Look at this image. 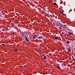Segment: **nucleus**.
<instances>
[{"instance_id": "obj_6", "label": "nucleus", "mask_w": 75, "mask_h": 75, "mask_svg": "<svg viewBox=\"0 0 75 75\" xmlns=\"http://www.w3.org/2000/svg\"><path fill=\"white\" fill-rule=\"evenodd\" d=\"M37 36L36 35H34L33 37V39L34 40V39H35V38L36 37H37Z\"/></svg>"}, {"instance_id": "obj_11", "label": "nucleus", "mask_w": 75, "mask_h": 75, "mask_svg": "<svg viewBox=\"0 0 75 75\" xmlns=\"http://www.w3.org/2000/svg\"><path fill=\"white\" fill-rule=\"evenodd\" d=\"M11 26H14V24H13V23H12L11 24Z\"/></svg>"}, {"instance_id": "obj_2", "label": "nucleus", "mask_w": 75, "mask_h": 75, "mask_svg": "<svg viewBox=\"0 0 75 75\" xmlns=\"http://www.w3.org/2000/svg\"><path fill=\"white\" fill-rule=\"evenodd\" d=\"M44 11L47 15L48 14H49V11L46 10V9H45L44 10Z\"/></svg>"}, {"instance_id": "obj_3", "label": "nucleus", "mask_w": 75, "mask_h": 75, "mask_svg": "<svg viewBox=\"0 0 75 75\" xmlns=\"http://www.w3.org/2000/svg\"><path fill=\"white\" fill-rule=\"evenodd\" d=\"M62 25L59 23V22H57L56 25V26L57 27H61Z\"/></svg>"}, {"instance_id": "obj_7", "label": "nucleus", "mask_w": 75, "mask_h": 75, "mask_svg": "<svg viewBox=\"0 0 75 75\" xmlns=\"http://www.w3.org/2000/svg\"><path fill=\"white\" fill-rule=\"evenodd\" d=\"M38 39H43V37L40 36V37H38Z\"/></svg>"}, {"instance_id": "obj_20", "label": "nucleus", "mask_w": 75, "mask_h": 75, "mask_svg": "<svg viewBox=\"0 0 75 75\" xmlns=\"http://www.w3.org/2000/svg\"><path fill=\"white\" fill-rule=\"evenodd\" d=\"M15 51H18V50H15Z\"/></svg>"}, {"instance_id": "obj_10", "label": "nucleus", "mask_w": 75, "mask_h": 75, "mask_svg": "<svg viewBox=\"0 0 75 75\" xmlns=\"http://www.w3.org/2000/svg\"><path fill=\"white\" fill-rule=\"evenodd\" d=\"M68 34H69V35H71V33H70V32H68Z\"/></svg>"}, {"instance_id": "obj_8", "label": "nucleus", "mask_w": 75, "mask_h": 75, "mask_svg": "<svg viewBox=\"0 0 75 75\" xmlns=\"http://www.w3.org/2000/svg\"><path fill=\"white\" fill-rule=\"evenodd\" d=\"M68 50L69 52H71V48H70L69 47L68 48Z\"/></svg>"}, {"instance_id": "obj_17", "label": "nucleus", "mask_w": 75, "mask_h": 75, "mask_svg": "<svg viewBox=\"0 0 75 75\" xmlns=\"http://www.w3.org/2000/svg\"><path fill=\"white\" fill-rule=\"evenodd\" d=\"M2 31H5V30H4V29H2Z\"/></svg>"}, {"instance_id": "obj_15", "label": "nucleus", "mask_w": 75, "mask_h": 75, "mask_svg": "<svg viewBox=\"0 0 75 75\" xmlns=\"http://www.w3.org/2000/svg\"><path fill=\"white\" fill-rule=\"evenodd\" d=\"M55 40H57V39H58V38H57V37H55Z\"/></svg>"}, {"instance_id": "obj_19", "label": "nucleus", "mask_w": 75, "mask_h": 75, "mask_svg": "<svg viewBox=\"0 0 75 75\" xmlns=\"http://www.w3.org/2000/svg\"><path fill=\"white\" fill-rule=\"evenodd\" d=\"M73 61H75V59H73Z\"/></svg>"}, {"instance_id": "obj_1", "label": "nucleus", "mask_w": 75, "mask_h": 75, "mask_svg": "<svg viewBox=\"0 0 75 75\" xmlns=\"http://www.w3.org/2000/svg\"><path fill=\"white\" fill-rule=\"evenodd\" d=\"M28 34L27 33H25L23 34L22 35V37H28Z\"/></svg>"}, {"instance_id": "obj_5", "label": "nucleus", "mask_w": 75, "mask_h": 75, "mask_svg": "<svg viewBox=\"0 0 75 75\" xmlns=\"http://www.w3.org/2000/svg\"><path fill=\"white\" fill-rule=\"evenodd\" d=\"M26 42H29V40L28 39V38L26 37L25 38Z\"/></svg>"}, {"instance_id": "obj_16", "label": "nucleus", "mask_w": 75, "mask_h": 75, "mask_svg": "<svg viewBox=\"0 0 75 75\" xmlns=\"http://www.w3.org/2000/svg\"><path fill=\"white\" fill-rule=\"evenodd\" d=\"M54 4L55 6H56V5H57V3H54Z\"/></svg>"}, {"instance_id": "obj_9", "label": "nucleus", "mask_w": 75, "mask_h": 75, "mask_svg": "<svg viewBox=\"0 0 75 75\" xmlns=\"http://www.w3.org/2000/svg\"><path fill=\"white\" fill-rule=\"evenodd\" d=\"M43 58H44V59H47V57L45 56H44Z\"/></svg>"}, {"instance_id": "obj_13", "label": "nucleus", "mask_w": 75, "mask_h": 75, "mask_svg": "<svg viewBox=\"0 0 75 75\" xmlns=\"http://www.w3.org/2000/svg\"><path fill=\"white\" fill-rule=\"evenodd\" d=\"M67 44H69V41H67Z\"/></svg>"}, {"instance_id": "obj_21", "label": "nucleus", "mask_w": 75, "mask_h": 75, "mask_svg": "<svg viewBox=\"0 0 75 75\" xmlns=\"http://www.w3.org/2000/svg\"><path fill=\"white\" fill-rule=\"evenodd\" d=\"M0 33H1V30H0Z\"/></svg>"}, {"instance_id": "obj_12", "label": "nucleus", "mask_w": 75, "mask_h": 75, "mask_svg": "<svg viewBox=\"0 0 75 75\" xmlns=\"http://www.w3.org/2000/svg\"><path fill=\"white\" fill-rule=\"evenodd\" d=\"M60 13H61V14H62L63 13V12H62V11H60Z\"/></svg>"}, {"instance_id": "obj_14", "label": "nucleus", "mask_w": 75, "mask_h": 75, "mask_svg": "<svg viewBox=\"0 0 75 75\" xmlns=\"http://www.w3.org/2000/svg\"><path fill=\"white\" fill-rule=\"evenodd\" d=\"M58 68L59 69H60V67H59V66H58Z\"/></svg>"}, {"instance_id": "obj_4", "label": "nucleus", "mask_w": 75, "mask_h": 75, "mask_svg": "<svg viewBox=\"0 0 75 75\" xmlns=\"http://www.w3.org/2000/svg\"><path fill=\"white\" fill-rule=\"evenodd\" d=\"M61 27L62 28H67V27H66V25H62Z\"/></svg>"}, {"instance_id": "obj_18", "label": "nucleus", "mask_w": 75, "mask_h": 75, "mask_svg": "<svg viewBox=\"0 0 75 75\" xmlns=\"http://www.w3.org/2000/svg\"><path fill=\"white\" fill-rule=\"evenodd\" d=\"M62 34H64V33L63 32H62Z\"/></svg>"}]
</instances>
